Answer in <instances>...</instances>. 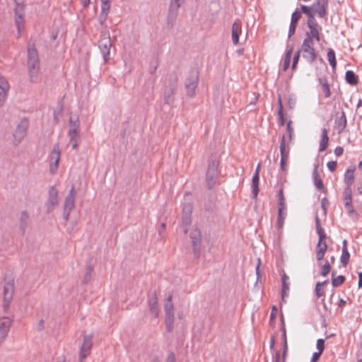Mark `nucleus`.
<instances>
[{"instance_id":"obj_1","label":"nucleus","mask_w":362,"mask_h":362,"mask_svg":"<svg viewBox=\"0 0 362 362\" xmlns=\"http://www.w3.org/2000/svg\"><path fill=\"white\" fill-rule=\"evenodd\" d=\"M300 54H302L303 58L308 63H313L315 61L317 54L313 47V41H311L310 39L303 40L301 49L298 50L293 57L292 64L293 70L296 68Z\"/></svg>"},{"instance_id":"obj_2","label":"nucleus","mask_w":362,"mask_h":362,"mask_svg":"<svg viewBox=\"0 0 362 362\" xmlns=\"http://www.w3.org/2000/svg\"><path fill=\"white\" fill-rule=\"evenodd\" d=\"M67 134L72 148L77 150L81 142L80 121L77 116L70 117Z\"/></svg>"},{"instance_id":"obj_3","label":"nucleus","mask_w":362,"mask_h":362,"mask_svg":"<svg viewBox=\"0 0 362 362\" xmlns=\"http://www.w3.org/2000/svg\"><path fill=\"white\" fill-rule=\"evenodd\" d=\"M328 2L327 0H315L311 6H302V11L308 16V18L315 16L324 17L327 13Z\"/></svg>"},{"instance_id":"obj_4","label":"nucleus","mask_w":362,"mask_h":362,"mask_svg":"<svg viewBox=\"0 0 362 362\" xmlns=\"http://www.w3.org/2000/svg\"><path fill=\"white\" fill-rule=\"evenodd\" d=\"M173 294L169 292L164 302V310L165 313V323L167 329L171 332L174 323V305L173 303Z\"/></svg>"},{"instance_id":"obj_5","label":"nucleus","mask_w":362,"mask_h":362,"mask_svg":"<svg viewBox=\"0 0 362 362\" xmlns=\"http://www.w3.org/2000/svg\"><path fill=\"white\" fill-rule=\"evenodd\" d=\"M14 282L13 281H9L4 284L3 287L2 300L4 310L6 311L10 305V303L13 299L14 293Z\"/></svg>"},{"instance_id":"obj_6","label":"nucleus","mask_w":362,"mask_h":362,"mask_svg":"<svg viewBox=\"0 0 362 362\" xmlns=\"http://www.w3.org/2000/svg\"><path fill=\"white\" fill-rule=\"evenodd\" d=\"M308 26L309 30L306 33V38L305 40L310 39L311 41H313V39H315L317 41H320L322 28L317 23L315 18L311 17V18H308Z\"/></svg>"},{"instance_id":"obj_7","label":"nucleus","mask_w":362,"mask_h":362,"mask_svg":"<svg viewBox=\"0 0 362 362\" xmlns=\"http://www.w3.org/2000/svg\"><path fill=\"white\" fill-rule=\"evenodd\" d=\"M28 127V122L26 119H23L19 122L13 134V144H18L24 139Z\"/></svg>"},{"instance_id":"obj_8","label":"nucleus","mask_w":362,"mask_h":362,"mask_svg":"<svg viewBox=\"0 0 362 362\" xmlns=\"http://www.w3.org/2000/svg\"><path fill=\"white\" fill-rule=\"evenodd\" d=\"M280 153H281V168L282 170H286L288 162L290 148L286 141L284 135L281 136L280 143Z\"/></svg>"},{"instance_id":"obj_9","label":"nucleus","mask_w":362,"mask_h":362,"mask_svg":"<svg viewBox=\"0 0 362 362\" xmlns=\"http://www.w3.org/2000/svg\"><path fill=\"white\" fill-rule=\"evenodd\" d=\"M15 16V24L17 27L18 32L20 34L21 30L25 27V8L24 6L21 4H16L14 10Z\"/></svg>"},{"instance_id":"obj_10","label":"nucleus","mask_w":362,"mask_h":362,"mask_svg":"<svg viewBox=\"0 0 362 362\" xmlns=\"http://www.w3.org/2000/svg\"><path fill=\"white\" fill-rule=\"evenodd\" d=\"M112 47L111 39L109 35H103L99 41V48L103 53L104 60L107 62L110 59V49Z\"/></svg>"},{"instance_id":"obj_11","label":"nucleus","mask_w":362,"mask_h":362,"mask_svg":"<svg viewBox=\"0 0 362 362\" xmlns=\"http://www.w3.org/2000/svg\"><path fill=\"white\" fill-rule=\"evenodd\" d=\"M93 346V335H84L83 339V344L81 347L80 359L81 362L90 354Z\"/></svg>"},{"instance_id":"obj_12","label":"nucleus","mask_w":362,"mask_h":362,"mask_svg":"<svg viewBox=\"0 0 362 362\" xmlns=\"http://www.w3.org/2000/svg\"><path fill=\"white\" fill-rule=\"evenodd\" d=\"M60 160V148L58 145L54 146L53 148V150L51 153L50 156V172L52 174H54L57 173L58 167H59V162Z\"/></svg>"},{"instance_id":"obj_13","label":"nucleus","mask_w":362,"mask_h":362,"mask_svg":"<svg viewBox=\"0 0 362 362\" xmlns=\"http://www.w3.org/2000/svg\"><path fill=\"white\" fill-rule=\"evenodd\" d=\"M9 90L10 85L8 80L4 76H0V107L4 105Z\"/></svg>"},{"instance_id":"obj_14","label":"nucleus","mask_w":362,"mask_h":362,"mask_svg":"<svg viewBox=\"0 0 362 362\" xmlns=\"http://www.w3.org/2000/svg\"><path fill=\"white\" fill-rule=\"evenodd\" d=\"M343 202L347 212L351 214L354 210L352 206V191L351 187H346L343 192Z\"/></svg>"},{"instance_id":"obj_15","label":"nucleus","mask_w":362,"mask_h":362,"mask_svg":"<svg viewBox=\"0 0 362 362\" xmlns=\"http://www.w3.org/2000/svg\"><path fill=\"white\" fill-rule=\"evenodd\" d=\"M58 202V192L55 187H52L49 190L48 199L46 203L47 210L52 211L56 206H57Z\"/></svg>"},{"instance_id":"obj_16","label":"nucleus","mask_w":362,"mask_h":362,"mask_svg":"<svg viewBox=\"0 0 362 362\" xmlns=\"http://www.w3.org/2000/svg\"><path fill=\"white\" fill-rule=\"evenodd\" d=\"M335 258L331 256L329 259L325 261H318V265L320 267V274L322 276H326L330 272L332 265L334 264Z\"/></svg>"},{"instance_id":"obj_17","label":"nucleus","mask_w":362,"mask_h":362,"mask_svg":"<svg viewBox=\"0 0 362 362\" xmlns=\"http://www.w3.org/2000/svg\"><path fill=\"white\" fill-rule=\"evenodd\" d=\"M74 188H72L70 191L69 194L65 199L64 202V211L66 212V219H69V216L70 215V212L74 206Z\"/></svg>"},{"instance_id":"obj_18","label":"nucleus","mask_w":362,"mask_h":362,"mask_svg":"<svg viewBox=\"0 0 362 362\" xmlns=\"http://www.w3.org/2000/svg\"><path fill=\"white\" fill-rule=\"evenodd\" d=\"M327 250L326 240H318L315 247L316 259L317 261H322Z\"/></svg>"},{"instance_id":"obj_19","label":"nucleus","mask_w":362,"mask_h":362,"mask_svg":"<svg viewBox=\"0 0 362 362\" xmlns=\"http://www.w3.org/2000/svg\"><path fill=\"white\" fill-rule=\"evenodd\" d=\"M110 0H102L101 13L100 14V19L102 23L106 21L110 9Z\"/></svg>"},{"instance_id":"obj_20","label":"nucleus","mask_w":362,"mask_h":362,"mask_svg":"<svg viewBox=\"0 0 362 362\" xmlns=\"http://www.w3.org/2000/svg\"><path fill=\"white\" fill-rule=\"evenodd\" d=\"M347 124V119L345 112L342 111L341 115L337 117L335 120V127L338 130L339 133H341L344 130Z\"/></svg>"},{"instance_id":"obj_21","label":"nucleus","mask_w":362,"mask_h":362,"mask_svg":"<svg viewBox=\"0 0 362 362\" xmlns=\"http://www.w3.org/2000/svg\"><path fill=\"white\" fill-rule=\"evenodd\" d=\"M12 322V320L8 317H0V332L8 335Z\"/></svg>"},{"instance_id":"obj_22","label":"nucleus","mask_w":362,"mask_h":362,"mask_svg":"<svg viewBox=\"0 0 362 362\" xmlns=\"http://www.w3.org/2000/svg\"><path fill=\"white\" fill-rule=\"evenodd\" d=\"M198 77L196 75L192 76L186 83V88L189 95L192 96L197 86Z\"/></svg>"},{"instance_id":"obj_23","label":"nucleus","mask_w":362,"mask_h":362,"mask_svg":"<svg viewBox=\"0 0 362 362\" xmlns=\"http://www.w3.org/2000/svg\"><path fill=\"white\" fill-rule=\"evenodd\" d=\"M281 282H282V288H281V298L284 300L286 297L288 295L289 291V277L286 274H284L281 277Z\"/></svg>"},{"instance_id":"obj_24","label":"nucleus","mask_w":362,"mask_h":362,"mask_svg":"<svg viewBox=\"0 0 362 362\" xmlns=\"http://www.w3.org/2000/svg\"><path fill=\"white\" fill-rule=\"evenodd\" d=\"M278 214L286 212V199L284 195V190L281 188L278 194Z\"/></svg>"},{"instance_id":"obj_25","label":"nucleus","mask_w":362,"mask_h":362,"mask_svg":"<svg viewBox=\"0 0 362 362\" xmlns=\"http://www.w3.org/2000/svg\"><path fill=\"white\" fill-rule=\"evenodd\" d=\"M355 168H348L344 174V180L346 185V187H351L354 182Z\"/></svg>"},{"instance_id":"obj_26","label":"nucleus","mask_w":362,"mask_h":362,"mask_svg":"<svg viewBox=\"0 0 362 362\" xmlns=\"http://www.w3.org/2000/svg\"><path fill=\"white\" fill-rule=\"evenodd\" d=\"M241 25L238 22H235L232 25V39L235 45H237L239 41V35L241 33Z\"/></svg>"},{"instance_id":"obj_27","label":"nucleus","mask_w":362,"mask_h":362,"mask_svg":"<svg viewBox=\"0 0 362 362\" xmlns=\"http://www.w3.org/2000/svg\"><path fill=\"white\" fill-rule=\"evenodd\" d=\"M313 182H314L315 186L319 190H323L324 189V184L320 177V175L319 174L317 167H315L313 172Z\"/></svg>"},{"instance_id":"obj_28","label":"nucleus","mask_w":362,"mask_h":362,"mask_svg":"<svg viewBox=\"0 0 362 362\" xmlns=\"http://www.w3.org/2000/svg\"><path fill=\"white\" fill-rule=\"evenodd\" d=\"M328 141V132L326 129H323L322 131V139L320 143V151H324L327 148Z\"/></svg>"},{"instance_id":"obj_29","label":"nucleus","mask_w":362,"mask_h":362,"mask_svg":"<svg viewBox=\"0 0 362 362\" xmlns=\"http://www.w3.org/2000/svg\"><path fill=\"white\" fill-rule=\"evenodd\" d=\"M319 82L321 86V90L324 94L325 98H329L331 95L329 85L327 80L325 78H320Z\"/></svg>"},{"instance_id":"obj_30","label":"nucleus","mask_w":362,"mask_h":362,"mask_svg":"<svg viewBox=\"0 0 362 362\" xmlns=\"http://www.w3.org/2000/svg\"><path fill=\"white\" fill-rule=\"evenodd\" d=\"M29 77L33 83H37L40 81V67L37 69H30L28 70Z\"/></svg>"},{"instance_id":"obj_31","label":"nucleus","mask_w":362,"mask_h":362,"mask_svg":"<svg viewBox=\"0 0 362 362\" xmlns=\"http://www.w3.org/2000/svg\"><path fill=\"white\" fill-rule=\"evenodd\" d=\"M346 81L351 85H356L358 83V77L353 71L346 72Z\"/></svg>"},{"instance_id":"obj_32","label":"nucleus","mask_w":362,"mask_h":362,"mask_svg":"<svg viewBox=\"0 0 362 362\" xmlns=\"http://www.w3.org/2000/svg\"><path fill=\"white\" fill-rule=\"evenodd\" d=\"M326 283H327V281H325L322 283L318 282L316 284L315 293L318 298L325 296V285L326 284Z\"/></svg>"},{"instance_id":"obj_33","label":"nucleus","mask_w":362,"mask_h":362,"mask_svg":"<svg viewBox=\"0 0 362 362\" xmlns=\"http://www.w3.org/2000/svg\"><path fill=\"white\" fill-rule=\"evenodd\" d=\"M293 53V48H290L287 50L284 59V64H283V69L284 71H286L289 66L291 62V59Z\"/></svg>"},{"instance_id":"obj_34","label":"nucleus","mask_w":362,"mask_h":362,"mask_svg":"<svg viewBox=\"0 0 362 362\" xmlns=\"http://www.w3.org/2000/svg\"><path fill=\"white\" fill-rule=\"evenodd\" d=\"M315 222H316L317 233L319 235L318 240H326V234H325L323 228H322V226L320 223V220L317 217L315 219Z\"/></svg>"},{"instance_id":"obj_35","label":"nucleus","mask_w":362,"mask_h":362,"mask_svg":"<svg viewBox=\"0 0 362 362\" xmlns=\"http://www.w3.org/2000/svg\"><path fill=\"white\" fill-rule=\"evenodd\" d=\"M252 193L254 197H256L257 196L259 192V175L257 173H255L252 177Z\"/></svg>"},{"instance_id":"obj_36","label":"nucleus","mask_w":362,"mask_h":362,"mask_svg":"<svg viewBox=\"0 0 362 362\" xmlns=\"http://www.w3.org/2000/svg\"><path fill=\"white\" fill-rule=\"evenodd\" d=\"M327 59L329 64L333 69H335L337 66V60L335 57L334 51L332 49H329L327 52Z\"/></svg>"},{"instance_id":"obj_37","label":"nucleus","mask_w":362,"mask_h":362,"mask_svg":"<svg viewBox=\"0 0 362 362\" xmlns=\"http://www.w3.org/2000/svg\"><path fill=\"white\" fill-rule=\"evenodd\" d=\"M349 258H350V254H349L348 250H342V252H341V255L340 257V260H341V264L344 267H346L348 264V263L349 262Z\"/></svg>"},{"instance_id":"obj_38","label":"nucleus","mask_w":362,"mask_h":362,"mask_svg":"<svg viewBox=\"0 0 362 362\" xmlns=\"http://www.w3.org/2000/svg\"><path fill=\"white\" fill-rule=\"evenodd\" d=\"M344 280L345 277L342 275H339L337 277H333L332 281V286L334 287H337L341 285L344 282Z\"/></svg>"},{"instance_id":"obj_39","label":"nucleus","mask_w":362,"mask_h":362,"mask_svg":"<svg viewBox=\"0 0 362 362\" xmlns=\"http://www.w3.org/2000/svg\"><path fill=\"white\" fill-rule=\"evenodd\" d=\"M288 349V344L287 341L284 342V351H283V362L285 361V357L287 353ZM274 362H281L280 361V353L277 352L275 356V359Z\"/></svg>"},{"instance_id":"obj_40","label":"nucleus","mask_w":362,"mask_h":362,"mask_svg":"<svg viewBox=\"0 0 362 362\" xmlns=\"http://www.w3.org/2000/svg\"><path fill=\"white\" fill-rule=\"evenodd\" d=\"M286 216V212H282L281 214H279L277 223H278V226L279 228L283 227Z\"/></svg>"},{"instance_id":"obj_41","label":"nucleus","mask_w":362,"mask_h":362,"mask_svg":"<svg viewBox=\"0 0 362 362\" xmlns=\"http://www.w3.org/2000/svg\"><path fill=\"white\" fill-rule=\"evenodd\" d=\"M150 305L151 306V310H153L156 315H158V299L156 297L150 301Z\"/></svg>"},{"instance_id":"obj_42","label":"nucleus","mask_w":362,"mask_h":362,"mask_svg":"<svg viewBox=\"0 0 362 362\" xmlns=\"http://www.w3.org/2000/svg\"><path fill=\"white\" fill-rule=\"evenodd\" d=\"M38 60L37 52L35 49L28 50V61Z\"/></svg>"},{"instance_id":"obj_43","label":"nucleus","mask_w":362,"mask_h":362,"mask_svg":"<svg viewBox=\"0 0 362 362\" xmlns=\"http://www.w3.org/2000/svg\"><path fill=\"white\" fill-rule=\"evenodd\" d=\"M300 17H301L300 13L299 11H295L292 14L291 23L298 24V22L300 20Z\"/></svg>"},{"instance_id":"obj_44","label":"nucleus","mask_w":362,"mask_h":362,"mask_svg":"<svg viewBox=\"0 0 362 362\" xmlns=\"http://www.w3.org/2000/svg\"><path fill=\"white\" fill-rule=\"evenodd\" d=\"M317 349H318V351L322 353L325 349V341L322 339H319L317 341Z\"/></svg>"},{"instance_id":"obj_45","label":"nucleus","mask_w":362,"mask_h":362,"mask_svg":"<svg viewBox=\"0 0 362 362\" xmlns=\"http://www.w3.org/2000/svg\"><path fill=\"white\" fill-rule=\"evenodd\" d=\"M200 236H201L200 232L199 230H196L194 231V235H192V242H193L194 245H195L199 242Z\"/></svg>"},{"instance_id":"obj_46","label":"nucleus","mask_w":362,"mask_h":362,"mask_svg":"<svg viewBox=\"0 0 362 362\" xmlns=\"http://www.w3.org/2000/svg\"><path fill=\"white\" fill-rule=\"evenodd\" d=\"M279 115V125L283 126L284 125V119L283 115V110H282V106L281 104H280V109L278 112Z\"/></svg>"},{"instance_id":"obj_47","label":"nucleus","mask_w":362,"mask_h":362,"mask_svg":"<svg viewBox=\"0 0 362 362\" xmlns=\"http://www.w3.org/2000/svg\"><path fill=\"white\" fill-rule=\"evenodd\" d=\"M28 70L30 69H37L40 67L38 60L28 61Z\"/></svg>"},{"instance_id":"obj_48","label":"nucleus","mask_w":362,"mask_h":362,"mask_svg":"<svg viewBox=\"0 0 362 362\" xmlns=\"http://www.w3.org/2000/svg\"><path fill=\"white\" fill-rule=\"evenodd\" d=\"M327 166L330 171L333 172L337 168V161H329L327 163Z\"/></svg>"},{"instance_id":"obj_49","label":"nucleus","mask_w":362,"mask_h":362,"mask_svg":"<svg viewBox=\"0 0 362 362\" xmlns=\"http://www.w3.org/2000/svg\"><path fill=\"white\" fill-rule=\"evenodd\" d=\"M165 362H176V357L175 354L173 352L169 353Z\"/></svg>"},{"instance_id":"obj_50","label":"nucleus","mask_w":362,"mask_h":362,"mask_svg":"<svg viewBox=\"0 0 362 362\" xmlns=\"http://www.w3.org/2000/svg\"><path fill=\"white\" fill-rule=\"evenodd\" d=\"M297 24L291 23L288 31V37H291L296 32Z\"/></svg>"},{"instance_id":"obj_51","label":"nucleus","mask_w":362,"mask_h":362,"mask_svg":"<svg viewBox=\"0 0 362 362\" xmlns=\"http://www.w3.org/2000/svg\"><path fill=\"white\" fill-rule=\"evenodd\" d=\"M287 131L288 132V135H289V138H290V140H291L292 139V135H293V129L291 127V122H288L287 123Z\"/></svg>"},{"instance_id":"obj_52","label":"nucleus","mask_w":362,"mask_h":362,"mask_svg":"<svg viewBox=\"0 0 362 362\" xmlns=\"http://www.w3.org/2000/svg\"><path fill=\"white\" fill-rule=\"evenodd\" d=\"M277 313H278L277 308H276V306H273L272 312H271V315H270L271 320H273L276 317Z\"/></svg>"},{"instance_id":"obj_53","label":"nucleus","mask_w":362,"mask_h":362,"mask_svg":"<svg viewBox=\"0 0 362 362\" xmlns=\"http://www.w3.org/2000/svg\"><path fill=\"white\" fill-rule=\"evenodd\" d=\"M321 354L322 353L320 351L315 352L313 354L311 362H316L319 359Z\"/></svg>"},{"instance_id":"obj_54","label":"nucleus","mask_w":362,"mask_h":362,"mask_svg":"<svg viewBox=\"0 0 362 362\" xmlns=\"http://www.w3.org/2000/svg\"><path fill=\"white\" fill-rule=\"evenodd\" d=\"M344 152V149L341 146H338L335 149H334V154L337 156H340L341 155H342Z\"/></svg>"},{"instance_id":"obj_55","label":"nucleus","mask_w":362,"mask_h":362,"mask_svg":"<svg viewBox=\"0 0 362 362\" xmlns=\"http://www.w3.org/2000/svg\"><path fill=\"white\" fill-rule=\"evenodd\" d=\"M6 337L7 335L0 332V346L3 344Z\"/></svg>"},{"instance_id":"obj_56","label":"nucleus","mask_w":362,"mask_h":362,"mask_svg":"<svg viewBox=\"0 0 362 362\" xmlns=\"http://www.w3.org/2000/svg\"><path fill=\"white\" fill-rule=\"evenodd\" d=\"M179 6H180V0H175V1L171 4L172 8L173 7H175V8H179Z\"/></svg>"},{"instance_id":"obj_57","label":"nucleus","mask_w":362,"mask_h":362,"mask_svg":"<svg viewBox=\"0 0 362 362\" xmlns=\"http://www.w3.org/2000/svg\"><path fill=\"white\" fill-rule=\"evenodd\" d=\"M21 220H23V221H25L28 218V214L27 212L25 211H23L21 213Z\"/></svg>"},{"instance_id":"obj_58","label":"nucleus","mask_w":362,"mask_h":362,"mask_svg":"<svg viewBox=\"0 0 362 362\" xmlns=\"http://www.w3.org/2000/svg\"><path fill=\"white\" fill-rule=\"evenodd\" d=\"M342 250H348L347 248V240H343V243H342Z\"/></svg>"},{"instance_id":"obj_59","label":"nucleus","mask_w":362,"mask_h":362,"mask_svg":"<svg viewBox=\"0 0 362 362\" xmlns=\"http://www.w3.org/2000/svg\"><path fill=\"white\" fill-rule=\"evenodd\" d=\"M274 344H275V338L274 337H272L271 338V341H270V347L272 349H273L274 347Z\"/></svg>"},{"instance_id":"obj_60","label":"nucleus","mask_w":362,"mask_h":362,"mask_svg":"<svg viewBox=\"0 0 362 362\" xmlns=\"http://www.w3.org/2000/svg\"><path fill=\"white\" fill-rule=\"evenodd\" d=\"M282 337H283L284 342V341H287L286 332V329H285L284 327L283 328V334H282Z\"/></svg>"},{"instance_id":"obj_61","label":"nucleus","mask_w":362,"mask_h":362,"mask_svg":"<svg viewBox=\"0 0 362 362\" xmlns=\"http://www.w3.org/2000/svg\"><path fill=\"white\" fill-rule=\"evenodd\" d=\"M39 329H42L44 328V321L42 320H40L38 323Z\"/></svg>"},{"instance_id":"obj_62","label":"nucleus","mask_w":362,"mask_h":362,"mask_svg":"<svg viewBox=\"0 0 362 362\" xmlns=\"http://www.w3.org/2000/svg\"><path fill=\"white\" fill-rule=\"evenodd\" d=\"M359 281H358V285L359 286H362V272H360L358 274Z\"/></svg>"},{"instance_id":"obj_63","label":"nucleus","mask_w":362,"mask_h":362,"mask_svg":"<svg viewBox=\"0 0 362 362\" xmlns=\"http://www.w3.org/2000/svg\"><path fill=\"white\" fill-rule=\"evenodd\" d=\"M362 106V99H360L358 101V103L356 105V107L357 108H359Z\"/></svg>"},{"instance_id":"obj_64","label":"nucleus","mask_w":362,"mask_h":362,"mask_svg":"<svg viewBox=\"0 0 362 362\" xmlns=\"http://www.w3.org/2000/svg\"><path fill=\"white\" fill-rule=\"evenodd\" d=\"M208 184L211 187L214 185V180H213V179L208 180Z\"/></svg>"}]
</instances>
